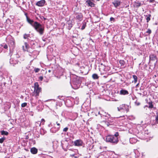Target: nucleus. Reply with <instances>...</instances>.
Returning a JSON list of instances; mask_svg holds the SVG:
<instances>
[{
  "label": "nucleus",
  "mask_w": 158,
  "mask_h": 158,
  "mask_svg": "<svg viewBox=\"0 0 158 158\" xmlns=\"http://www.w3.org/2000/svg\"><path fill=\"white\" fill-rule=\"evenodd\" d=\"M14 50H9V55L12 56L10 60V63L13 66L16 64L18 62V60L17 59L20 57L19 55L17 53V52L14 51Z\"/></svg>",
  "instance_id": "obj_1"
},
{
  "label": "nucleus",
  "mask_w": 158,
  "mask_h": 158,
  "mask_svg": "<svg viewBox=\"0 0 158 158\" xmlns=\"http://www.w3.org/2000/svg\"><path fill=\"white\" fill-rule=\"evenodd\" d=\"M118 135L119 134L118 132H116L114 135H108L106 137V141L107 142H109L114 144H116L118 141Z\"/></svg>",
  "instance_id": "obj_2"
},
{
  "label": "nucleus",
  "mask_w": 158,
  "mask_h": 158,
  "mask_svg": "<svg viewBox=\"0 0 158 158\" xmlns=\"http://www.w3.org/2000/svg\"><path fill=\"white\" fill-rule=\"evenodd\" d=\"M81 82L79 78L75 76L73 78L72 82H70V84L73 88L74 89H77L80 87Z\"/></svg>",
  "instance_id": "obj_3"
},
{
  "label": "nucleus",
  "mask_w": 158,
  "mask_h": 158,
  "mask_svg": "<svg viewBox=\"0 0 158 158\" xmlns=\"http://www.w3.org/2000/svg\"><path fill=\"white\" fill-rule=\"evenodd\" d=\"M37 31L41 35L43 34L44 30V27L41 24L37 22H35L33 26Z\"/></svg>",
  "instance_id": "obj_4"
},
{
  "label": "nucleus",
  "mask_w": 158,
  "mask_h": 158,
  "mask_svg": "<svg viewBox=\"0 0 158 158\" xmlns=\"http://www.w3.org/2000/svg\"><path fill=\"white\" fill-rule=\"evenodd\" d=\"M41 91V88L39 87L38 82L35 83L34 85V94L35 97H37L39 95V93Z\"/></svg>",
  "instance_id": "obj_5"
},
{
  "label": "nucleus",
  "mask_w": 158,
  "mask_h": 158,
  "mask_svg": "<svg viewBox=\"0 0 158 158\" xmlns=\"http://www.w3.org/2000/svg\"><path fill=\"white\" fill-rule=\"evenodd\" d=\"M110 67L108 66H105L104 65H103L102 63L99 66V71L101 72V74L106 73L110 70Z\"/></svg>",
  "instance_id": "obj_6"
},
{
  "label": "nucleus",
  "mask_w": 158,
  "mask_h": 158,
  "mask_svg": "<svg viewBox=\"0 0 158 158\" xmlns=\"http://www.w3.org/2000/svg\"><path fill=\"white\" fill-rule=\"evenodd\" d=\"M128 106L126 104H122L120 105L119 107L117 108L118 111L121 112L127 113L129 111Z\"/></svg>",
  "instance_id": "obj_7"
},
{
  "label": "nucleus",
  "mask_w": 158,
  "mask_h": 158,
  "mask_svg": "<svg viewBox=\"0 0 158 158\" xmlns=\"http://www.w3.org/2000/svg\"><path fill=\"white\" fill-rule=\"evenodd\" d=\"M68 141V139H65L61 142L62 148L65 151H66V149L68 148L69 145Z\"/></svg>",
  "instance_id": "obj_8"
},
{
  "label": "nucleus",
  "mask_w": 158,
  "mask_h": 158,
  "mask_svg": "<svg viewBox=\"0 0 158 158\" xmlns=\"http://www.w3.org/2000/svg\"><path fill=\"white\" fill-rule=\"evenodd\" d=\"M107 115L108 116H107V118H104L107 121V122L109 124L112 123L114 122V118L111 117L109 114H107Z\"/></svg>",
  "instance_id": "obj_9"
},
{
  "label": "nucleus",
  "mask_w": 158,
  "mask_h": 158,
  "mask_svg": "<svg viewBox=\"0 0 158 158\" xmlns=\"http://www.w3.org/2000/svg\"><path fill=\"white\" fill-rule=\"evenodd\" d=\"M83 144V142L81 139H77L74 142V145L75 146L79 147L82 146Z\"/></svg>",
  "instance_id": "obj_10"
},
{
  "label": "nucleus",
  "mask_w": 158,
  "mask_h": 158,
  "mask_svg": "<svg viewBox=\"0 0 158 158\" xmlns=\"http://www.w3.org/2000/svg\"><path fill=\"white\" fill-rule=\"evenodd\" d=\"M45 3L46 1L45 0H41L37 2L35 5L38 6L42 7L44 6Z\"/></svg>",
  "instance_id": "obj_11"
},
{
  "label": "nucleus",
  "mask_w": 158,
  "mask_h": 158,
  "mask_svg": "<svg viewBox=\"0 0 158 158\" xmlns=\"http://www.w3.org/2000/svg\"><path fill=\"white\" fill-rule=\"evenodd\" d=\"M60 127H53L50 129V131L52 133H56L59 130Z\"/></svg>",
  "instance_id": "obj_12"
},
{
  "label": "nucleus",
  "mask_w": 158,
  "mask_h": 158,
  "mask_svg": "<svg viewBox=\"0 0 158 158\" xmlns=\"http://www.w3.org/2000/svg\"><path fill=\"white\" fill-rule=\"evenodd\" d=\"M98 113L100 115L101 117L103 116L105 117V118H106L107 116H108L107 115V114L108 113L103 111H101V112H99Z\"/></svg>",
  "instance_id": "obj_13"
},
{
  "label": "nucleus",
  "mask_w": 158,
  "mask_h": 158,
  "mask_svg": "<svg viewBox=\"0 0 158 158\" xmlns=\"http://www.w3.org/2000/svg\"><path fill=\"white\" fill-rule=\"evenodd\" d=\"M112 3L115 7H117L120 5L121 2L120 1L115 0L112 2Z\"/></svg>",
  "instance_id": "obj_14"
},
{
  "label": "nucleus",
  "mask_w": 158,
  "mask_h": 158,
  "mask_svg": "<svg viewBox=\"0 0 158 158\" xmlns=\"http://www.w3.org/2000/svg\"><path fill=\"white\" fill-rule=\"evenodd\" d=\"M156 59L157 57L156 55L153 54H151L149 56L150 60L154 61Z\"/></svg>",
  "instance_id": "obj_15"
},
{
  "label": "nucleus",
  "mask_w": 158,
  "mask_h": 158,
  "mask_svg": "<svg viewBox=\"0 0 158 158\" xmlns=\"http://www.w3.org/2000/svg\"><path fill=\"white\" fill-rule=\"evenodd\" d=\"M120 94L122 95H127L129 94L128 91L124 89H122L120 91Z\"/></svg>",
  "instance_id": "obj_16"
},
{
  "label": "nucleus",
  "mask_w": 158,
  "mask_h": 158,
  "mask_svg": "<svg viewBox=\"0 0 158 158\" xmlns=\"http://www.w3.org/2000/svg\"><path fill=\"white\" fill-rule=\"evenodd\" d=\"M30 151L32 154H35L37 153L38 150L36 148L33 147L31 149Z\"/></svg>",
  "instance_id": "obj_17"
},
{
  "label": "nucleus",
  "mask_w": 158,
  "mask_h": 158,
  "mask_svg": "<svg viewBox=\"0 0 158 158\" xmlns=\"http://www.w3.org/2000/svg\"><path fill=\"white\" fill-rule=\"evenodd\" d=\"M137 140L135 138H130L129 139L130 142L131 144H134L135 143L137 142Z\"/></svg>",
  "instance_id": "obj_18"
},
{
  "label": "nucleus",
  "mask_w": 158,
  "mask_h": 158,
  "mask_svg": "<svg viewBox=\"0 0 158 158\" xmlns=\"http://www.w3.org/2000/svg\"><path fill=\"white\" fill-rule=\"evenodd\" d=\"M27 22L30 23L33 27V24L35 23V22H34L33 20L30 19L27 16Z\"/></svg>",
  "instance_id": "obj_19"
},
{
  "label": "nucleus",
  "mask_w": 158,
  "mask_h": 158,
  "mask_svg": "<svg viewBox=\"0 0 158 158\" xmlns=\"http://www.w3.org/2000/svg\"><path fill=\"white\" fill-rule=\"evenodd\" d=\"M86 2L89 6L91 7H93L94 6V3L90 0H87Z\"/></svg>",
  "instance_id": "obj_20"
},
{
  "label": "nucleus",
  "mask_w": 158,
  "mask_h": 158,
  "mask_svg": "<svg viewBox=\"0 0 158 158\" xmlns=\"http://www.w3.org/2000/svg\"><path fill=\"white\" fill-rule=\"evenodd\" d=\"M82 17L83 16L82 14L81 13H79L76 16V18L80 21H81L82 19Z\"/></svg>",
  "instance_id": "obj_21"
},
{
  "label": "nucleus",
  "mask_w": 158,
  "mask_h": 158,
  "mask_svg": "<svg viewBox=\"0 0 158 158\" xmlns=\"http://www.w3.org/2000/svg\"><path fill=\"white\" fill-rule=\"evenodd\" d=\"M132 77L134 79V80L132 81V82H134V83H136L137 82L138 80L137 77L135 75H133L132 76Z\"/></svg>",
  "instance_id": "obj_22"
},
{
  "label": "nucleus",
  "mask_w": 158,
  "mask_h": 158,
  "mask_svg": "<svg viewBox=\"0 0 158 158\" xmlns=\"http://www.w3.org/2000/svg\"><path fill=\"white\" fill-rule=\"evenodd\" d=\"M67 23L69 25V29H70L73 26L72 23V21L71 20H69V21H68Z\"/></svg>",
  "instance_id": "obj_23"
},
{
  "label": "nucleus",
  "mask_w": 158,
  "mask_h": 158,
  "mask_svg": "<svg viewBox=\"0 0 158 158\" xmlns=\"http://www.w3.org/2000/svg\"><path fill=\"white\" fill-rule=\"evenodd\" d=\"M6 83L3 82V83H0V91L1 92L2 90V89L3 87L5 86Z\"/></svg>",
  "instance_id": "obj_24"
},
{
  "label": "nucleus",
  "mask_w": 158,
  "mask_h": 158,
  "mask_svg": "<svg viewBox=\"0 0 158 158\" xmlns=\"http://www.w3.org/2000/svg\"><path fill=\"white\" fill-rule=\"evenodd\" d=\"M1 133L2 135H7L8 134V132L4 130L1 131Z\"/></svg>",
  "instance_id": "obj_25"
},
{
  "label": "nucleus",
  "mask_w": 158,
  "mask_h": 158,
  "mask_svg": "<svg viewBox=\"0 0 158 158\" xmlns=\"http://www.w3.org/2000/svg\"><path fill=\"white\" fill-rule=\"evenodd\" d=\"M92 78L94 79H97L98 78V75L96 73L92 75Z\"/></svg>",
  "instance_id": "obj_26"
},
{
  "label": "nucleus",
  "mask_w": 158,
  "mask_h": 158,
  "mask_svg": "<svg viewBox=\"0 0 158 158\" xmlns=\"http://www.w3.org/2000/svg\"><path fill=\"white\" fill-rule=\"evenodd\" d=\"M148 104L149 105L148 107L149 108H152L153 107V106L152 104V101L149 102Z\"/></svg>",
  "instance_id": "obj_27"
},
{
  "label": "nucleus",
  "mask_w": 158,
  "mask_h": 158,
  "mask_svg": "<svg viewBox=\"0 0 158 158\" xmlns=\"http://www.w3.org/2000/svg\"><path fill=\"white\" fill-rule=\"evenodd\" d=\"M24 45L25 46V48L23 46V49H24L25 48L27 49L29 48L28 45L27 43L25 42L24 43Z\"/></svg>",
  "instance_id": "obj_28"
},
{
  "label": "nucleus",
  "mask_w": 158,
  "mask_h": 158,
  "mask_svg": "<svg viewBox=\"0 0 158 158\" xmlns=\"http://www.w3.org/2000/svg\"><path fill=\"white\" fill-rule=\"evenodd\" d=\"M119 63L121 64V66H123L125 64V62L123 60H120L119 61Z\"/></svg>",
  "instance_id": "obj_29"
},
{
  "label": "nucleus",
  "mask_w": 158,
  "mask_h": 158,
  "mask_svg": "<svg viewBox=\"0 0 158 158\" xmlns=\"http://www.w3.org/2000/svg\"><path fill=\"white\" fill-rule=\"evenodd\" d=\"M75 102H75L76 101V103L77 104H78L79 102V98L77 97H75L74 99Z\"/></svg>",
  "instance_id": "obj_30"
},
{
  "label": "nucleus",
  "mask_w": 158,
  "mask_h": 158,
  "mask_svg": "<svg viewBox=\"0 0 158 158\" xmlns=\"http://www.w3.org/2000/svg\"><path fill=\"white\" fill-rule=\"evenodd\" d=\"M5 138L4 137L0 139V143H2L5 140Z\"/></svg>",
  "instance_id": "obj_31"
},
{
  "label": "nucleus",
  "mask_w": 158,
  "mask_h": 158,
  "mask_svg": "<svg viewBox=\"0 0 158 158\" xmlns=\"http://www.w3.org/2000/svg\"><path fill=\"white\" fill-rule=\"evenodd\" d=\"M29 36V34H25L23 36V38L25 39H27Z\"/></svg>",
  "instance_id": "obj_32"
},
{
  "label": "nucleus",
  "mask_w": 158,
  "mask_h": 158,
  "mask_svg": "<svg viewBox=\"0 0 158 158\" xmlns=\"http://www.w3.org/2000/svg\"><path fill=\"white\" fill-rule=\"evenodd\" d=\"M27 103L26 102H24L21 104V107H24L27 106Z\"/></svg>",
  "instance_id": "obj_33"
},
{
  "label": "nucleus",
  "mask_w": 158,
  "mask_h": 158,
  "mask_svg": "<svg viewBox=\"0 0 158 158\" xmlns=\"http://www.w3.org/2000/svg\"><path fill=\"white\" fill-rule=\"evenodd\" d=\"M40 70V69L39 68H35L34 69V71L35 73H38Z\"/></svg>",
  "instance_id": "obj_34"
},
{
  "label": "nucleus",
  "mask_w": 158,
  "mask_h": 158,
  "mask_svg": "<svg viewBox=\"0 0 158 158\" xmlns=\"http://www.w3.org/2000/svg\"><path fill=\"white\" fill-rule=\"evenodd\" d=\"M156 122L157 123H158V114L156 116L155 119Z\"/></svg>",
  "instance_id": "obj_35"
},
{
  "label": "nucleus",
  "mask_w": 158,
  "mask_h": 158,
  "mask_svg": "<svg viewBox=\"0 0 158 158\" xmlns=\"http://www.w3.org/2000/svg\"><path fill=\"white\" fill-rule=\"evenodd\" d=\"M146 33H148V34H150L151 33V30L150 29H148L147 30V31H146Z\"/></svg>",
  "instance_id": "obj_36"
},
{
  "label": "nucleus",
  "mask_w": 158,
  "mask_h": 158,
  "mask_svg": "<svg viewBox=\"0 0 158 158\" xmlns=\"http://www.w3.org/2000/svg\"><path fill=\"white\" fill-rule=\"evenodd\" d=\"M69 128L68 127H66L63 129V131L66 132L68 130Z\"/></svg>",
  "instance_id": "obj_37"
},
{
  "label": "nucleus",
  "mask_w": 158,
  "mask_h": 158,
  "mask_svg": "<svg viewBox=\"0 0 158 158\" xmlns=\"http://www.w3.org/2000/svg\"><path fill=\"white\" fill-rule=\"evenodd\" d=\"M32 50H29V55L30 56H32V54L31 53V51H32Z\"/></svg>",
  "instance_id": "obj_38"
},
{
  "label": "nucleus",
  "mask_w": 158,
  "mask_h": 158,
  "mask_svg": "<svg viewBox=\"0 0 158 158\" xmlns=\"http://www.w3.org/2000/svg\"><path fill=\"white\" fill-rule=\"evenodd\" d=\"M4 48L5 49H7L8 48V46L7 45L5 44H4V46H3Z\"/></svg>",
  "instance_id": "obj_39"
},
{
  "label": "nucleus",
  "mask_w": 158,
  "mask_h": 158,
  "mask_svg": "<svg viewBox=\"0 0 158 158\" xmlns=\"http://www.w3.org/2000/svg\"><path fill=\"white\" fill-rule=\"evenodd\" d=\"M146 20L147 22H148L150 20V18L149 17H147Z\"/></svg>",
  "instance_id": "obj_40"
},
{
  "label": "nucleus",
  "mask_w": 158,
  "mask_h": 158,
  "mask_svg": "<svg viewBox=\"0 0 158 158\" xmlns=\"http://www.w3.org/2000/svg\"><path fill=\"white\" fill-rule=\"evenodd\" d=\"M45 122L44 119L43 118L41 120V122H40V125H41V123H42L43 122Z\"/></svg>",
  "instance_id": "obj_41"
},
{
  "label": "nucleus",
  "mask_w": 158,
  "mask_h": 158,
  "mask_svg": "<svg viewBox=\"0 0 158 158\" xmlns=\"http://www.w3.org/2000/svg\"><path fill=\"white\" fill-rule=\"evenodd\" d=\"M39 79L41 81H42L43 78V77L42 76H40L39 77Z\"/></svg>",
  "instance_id": "obj_42"
},
{
  "label": "nucleus",
  "mask_w": 158,
  "mask_h": 158,
  "mask_svg": "<svg viewBox=\"0 0 158 158\" xmlns=\"http://www.w3.org/2000/svg\"><path fill=\"white\" fill-rule=\"evenodd\" d=\"M110 21H114V18H113V17H111L110 18Z\"/></svg>",
  "instance_id": "obj_43"
},
{
  "label": "nucleus",
  "mask_w": 158,
  "mask_h": 158,
  "mask_svg": "<svg viewBox=\"0 0 158 158\" xmlns=\"http://www.w3.org/2000/svg\"><path fill=\"white\" fill-rule=\"evenodd\" d=\"M141 5V3H137V6L139 7V6H140Z\"/></svg>",
  "instance_id": "obj_44"
},
{
  "label": "nucleus",
  "mask_w": 158,
  "mask_h": 158,
  "mask_svg": "<svg viewBox=\"0 0 158 158\" xmlns=\"http://www.w3.org/2000/svg\"><path fill=\"white\" fill-rule=\"evenodd\" d=\"M56 124H57V126H58V127H60V123H58V122H56Z\"/></svg>",
  "instance_id": "obj_45"
},
{
  "label": "nucleus",
  "mask_w": 158,
  "mask_h": 158,
  "mask_svg": "<svg viewBox=\"0 0 158 158\" xmlns=\"http://www.w3.org/2000/svg\"><path fill=\"white\" fill-rule=\"evenodd\" d=\"M154 0H149V1L151 3H152L154 2Z\"/></svg>",
  "instance_id": "obj_46"
},
{
  "label": "nucleus",
  "mask_w": 158,
  "mask_h": 158,
  "mask_svg": "<svg viewBox=\"0 0 158 158\" xmlns=\"http://www.w3.org/2000/svg\"><path fill=\"white\" fill-rule=\"evenodd\" d=\"M36 52V51H32V53H35V52Z\"/></svg>",
  "instance_id": "obj_47"
},
{
  "label": "nucleus",
  "mask_w": 158,
  "mask_h": 158,
  "mask_svg": "<svg viewBox=\"0 0 158 158\" xmlns=\"http://www.w3.org/2000/svg\"><path fill=\"white\" fill-rule=\"evenodd\" d=\"M150 17H151V15L150 14L148 15V17H149V18H150Z\"/></svg>",
  "instance_id": "obj_48"
},
{
  "label": "nucleus",
  "mask_w": 158,
  "mask_h": 158,
  "mask_svg": "<svg viewBox=\"0 0 158 158\" xmlns=\"http://www.w3.org/2000/svg\"><path fill=\"white\" fill-rule=\"evenodd\" d=\"M107 76V75H106V76H103L104 77H105V78H106Z\"/></svg>",
  "instance_id": "obj_49"
},
{
  "label": "nucleus",
  "mask_w": 158,
  "mask_h": 158,
  "mask_svg": "<svg viewBox=\"0 0 158 158\" xmlns=\"http://www.w3.org/2000/svg\"><path fill=\"white\" fill-rule=\"evenodd\" d=\"M137 150H135V151H134V152H135V153L136 152H137Z\"/></svg>",
  "instance_id": "obj_50"
},
{
  "label": "nucleus",
  "mask_w": 158,
  "mask_h": 158,
  "mask_svg": "<svg viewBox=\"0 0 158 158\" xmlns=\"http://www.w3.org/2000/svg\"><path fill=\"white\" fill-rule=\"evenodd\" d=\"M90 94H91V91H92V90L90 89Z\"/></svg>",
  "instance_id": "obj_51"
},
{
  "label": "nucleus",
  "mask_w": 158,
  "mask_h": 158,
  "mask_svg": "<svg viewBox=\"0 0 158 158\" xmlns=\"http://www.w3.org/2000/svg\"><path fill=\"white\" fill-rule=\"evenodd\" d=\"M51 70H48V72H49V73H50L51 72Z\"/></svg>",
  "instance_id": "obj_52"
},
{
  "label": "nucleus",
  "mask_w": 158,
  "mask_h": 158,
  "mask_svg": "<svg viewBox=\"0 0 158 158\" xmlns=\"http://www.w3.org/2000/svg\"><path fill=\"white\" fill-rule=\"evenodd\" d=\"M145 107H148V106L147 105H146V106H144V108H145Z\"/></svg>",
  "instance_id": "obj_53"
},
{
  "label": "nucleus",
  "mask_w": 158,
  "mask_h": 158,
  "mask_svg": "<svg viewBox=\"0 0 158 158\" xmlns=\"http://www.w3.org/2000/svg\"><path fill=\"white\" fill-rule=\"evenodd\" d=\"M84 28V27H82V29H83Z\"/></svg>",
  "instance_id": "obj_54"
},
{
  "label": "nucleus",
  "mask_w": 158,
  "mask_h": 158,
  "mask_svg": "<svg viewBox=\"0 0 158 158\" xmlns=\"http://www.w3.org/2000/svg\"><path fill=\"white\" fill-rule=\"evenodd\" d=\"M139 84V83H138L137 85H136V86H138V85Z\"/></svg>",
  "instance_id": "obj_55"
},
{
  "label": "nucleus",
  "mask_w": 158,
  "mask_h": 158,
  "mask_svg": "<svg viewBox=\"0 0 158 158\" xmlns=\"http://www.w3.org/2000/svg\"><path fill=\"white\" fill-rule=\"evenodd\" d=\"M68 101L69 102H70V101L69 100H68Z\"/></svg>",
  "instance_id": "obj_56"
},
{
  "label": "nucleus",
  "mask_w": 158,
  "mask_h": 158,
  "mask_svg": "<svg viewBox=\"0 0 158 158\" xmlns=\"http://www.w3.org/2000/svg\"><path fill=\"white\" fill-rule=\"evenodd\" d=\"M2 51H1V50H0V53L2 52Z\"/></svg>",
  "instance_id": "obj_57"
},
{
  "label": "nucleus",
  "mask_w": 158,
  "mask_h": 158,
  "mask_svg": "<svg viewBox=\"0 0 158 158\" xmlns=\"http://www.w3.org/2000/svg\"><path fill=\"white\" fill-rule=\"evenodd\" d=\"M40 122V121H39L38 123H39Z\"/></svg>",
  "instance_id": "obj_58"
},
{
  "label": "nucleus",
  "mask_w": 158,
  "mask_h": 158,
  "mask_svg": "<svg viewBox=\"0 0 158 158\" xmlns=\"http://www.w3.org/2000/svg\"><path fill=\"white\" fill-rule=\"evenodd\" d=\"M65 104H66H66H66V102H65Z\"/></svg>",
  "instance_id": "obj_59"
}]
</instances>
